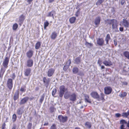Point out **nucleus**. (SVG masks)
Returning <instances> with one entry per match:
<instances>
[{
	"label": "nucleus",
	"mask_w": 129,
	"mask_h": 129,
	"mask_svg": "<svg viewBox=\"0 0 129 129\" xmlns=\"http://www.w3.org/2000/svg\"><path fill=\"white\" fill-rule=\"evenodd\" d=\"M122 116L125 117H127L128 116L127 112H123L122 113Z\"/></svg>",
	"instance_id": "obj_45"
},
{
	"label": "nucleus",
	"mask_w": 129,
	"mask_h": 129,
	"mask_svg": "<svg viewBox=\"0 0 129 129\" xmlns=\"http://www.w3.org/2000/svg\"><path fill=\"white\" fill-rule=\"evenodd\" d=\"M104 1V0H98L96 2V4L97 5H99L103 3Z\"/></svg>",
	"instance_id": "obj_38"
},
{
	"label": "nucleus",
	"mask_w": 129,
	"mask_h": 129,
	"mask_svg": "<svg viewBox=\"0 0 129 129\" xmlns=\"http://www.w3.org/2000/svg\"><path fill=\"white\" fill-rule=\"evenodd\" d=\"M101 96L100 97L99 96V98H98L97 99L99 101L101 100H103L104 99V94L103 93H101Z\"/></svg>",
	"instance_id": "obj_39"
},
{
	"label": "nucleus",
	"mask_w": 129,
	"mask_h": 129,
	"mask_svg": "<svg viewBox=\"0 0 129 129\" xmlns=\"http://www.w3.org/2000/svg\"><path fill=\"white\" fill-rule=\"evenodd\" d=\"M29 97H26L22 99L20 102V105H23L26 103L29 99Z\"/></svg>",
	"instance_id": "obj_13"
},
{
	"label": "nucleus",
	"mask_w": 129,
	"mask_h": 129,
	"mask_svg": "<svg viewBox=\"0 0 129 129\" xmlns=\"http://www.w3.org/2000/svg\"><path fill=\"white\" fill-rule=\"evenodd\" d=\"M26 86L25 85H23L21 86L20 89V91L22 93L25 92L26 91Z\"/></svg>",
	"instance_id": "obj_30"
},
{
	"label": "nucleus",
	"mask_w": 129,
	"mask_h": 129,
	"mask_svg": "<svg viewBox=\"0 0 129 129\" xmlns=\"http://www.w3.org/2000/svg\"><path fill=\"white\" fill-rule=\"evenodd\" d=\"M56 92V89L55 88L53 89L52 92V95L53 96H54L55 94V93Z\"/></svg>",
	"instance_id": "obj_47"
},
{
	"label": "nucleus",
	"mask_w": 129,
	"mask_h": 129,
	"mask_svg": "<svg viewBox=\"0 0 129 129\" xmlns=\"http://www.w3.org/2000/svg\"><path fill=\"white\" fill-rule=\"evenodd\" d=\"M81 58L78 57L76 58L74 60V63L76 64H79L80 62Z\"/></svg>",
	"instance_id": "obj_27"
},
{
	"label": "nucleus",
	"mask_w": 129,
	"mask_h": 129,
	"mask_svg": "<svg viewBox=\"0 0 129 129\" xmlns=\"http://www.w3.org/2000/svg\"><path fill=\"white\" fill-rule=\"evenodd\" d=\"M85 45L88 48H90L93 46V44L91 43H89L86 42L85 44Z\"/></svg>",
	"instance_id": "obj_35"
},
{
	"label": "nucleus",
	"mask_w": 129,
	"mask_h": 129,
	"mask_svg": "<svg viewBox=\"0 0 129 129\" xmlns=\"http://www.w3.org/2000/svg\"><path fill=\"white\" fill-rule=\"evenodd\" d=\"M18 27V25L16 23L14 24L12 28L13 30H16Z\"/></svg>",
	"instance_id": "obj_37"
},
{
	"label": "nucleus",
	"mask_w": 129,
	"mask_h": 129,
	"mask_svg": "<svg viewBox=\"0 0 129 129\" xmlns=\"http://www.w3.org/2000/svg\"><path fill=\"white\" fill-rule=\"evenodd\" d=\"M16 118V114H14L12 116V119L13 121H15Z\"/></svg>",
	"instance_id": "obj_49"
},
{
	"label": "nucleus",
	"mask_w": 129,
	"mask_h": 129,
	"mask_svg": "<svg viewBox=\"0 0 129 129\" xmlns=\"http://www.w3.org/2000/svg\"><path fill=\"white\" fill-rule=\"evenodd\" d=\"M114 21L112 24V28L113 29H116L117 28V21L116 20Z\"/></svg>",
	"instance_id": "obj_23"
},
{
	"label": "nucleus",
	"mask_w": 129,
	"mask_h": 129,
	"mask_svg": "<svg viewBox=\"0 0 129 129\" xmlns=\"http://www.w3.org/2000/svg\"><path fill=\"white\" fill-rule=\"evenodd\" d=\"M85 97V102H87L88 103H91V101L90 99H89V96L86 94L84 95Z\"/></svg>",
	"instance_id": "obj_21"
},
{
	"label": "nucleus",
	"mask_w": 129,
	"mask_h": 129,
	"mask_svg": "<svg viewBox=\"0 0 129 129\" xmlns=\"http://www.w3.org/2000/svg\"><path fill=\"white\" fill-rule=\"evenodd\" d=\"M54 1V0H49V3H52Z\"/></svg>",
	"instance_id": "obj_61"
},
{
	"label": "nucleus",
	"mask_w": 129,
	"mask_h": 129,
	"mask_svg": "<svg viewBox=\"0 0 129 129\" xmlns=\"http://www.w3.org/2000/svg\"><path fill=\"white\" fill-rule=\"evenodd\" d=\"M125 2V0H121L120 2V3L121 5H124V3Z\"/></svg>",
	"instance_id": "obj_55"
},
{
	"label": "nucleus",
	"mask_w": 129,
	"mask_h": 129,
	"mask_svg": "<svg viewBox=\"0 0 129 129\" xmlns=\"http://www.w3.org/2000/svg\"><path fill=\"white\" fill-rule=\"evenodd\" d=\"M31 69L29 68L26 69L24 71V74L25 76H28L30 75Z\"/></svg>",
	"instance_id": "obj_10"
},
{
	"label": "nucleus",
	"mask_w": 129,
	"mask_h": 129,
	"mask_svg": "<svg viewBox=\"0 0 129 129\" xmlns=\"http://www.w3.org/2000/svg\"><path fill=\"white\" fill-rule=\"evenodd\" d=\"M55 109L54 108L53 106L51 107L50 108V110L51 112H53Z\"/></svg>",
	"instance_id": "obj_52"
},
{
	"label": "nucleus",
	"mask_w": 129,
	"mask_h": 129,
	"mask_svg": "<svg viewBox=\"0 0 129 129\" xmlns=\"http://www.w3.org/2000/svg\"><path fill=\"white\" fill-rule=\"evenodd\" d=\"M127 121H120V123L122 125L120 127V129L124 128V126L123 124L124 123H126Z\"/></svg>",
	"instance_id": "obj_36"
},
{
	"label": "nucleus",
	"mask_w": 129,
	"mask_h": 129,
	"mask_svg": "<svg viewBox=\"0 0 129 129\" xmlns=\"http://www.w3.org/2000/svg\"><path fill=\"white\" fill-rule=\"evenodd\" d=\"M104 91L105 93L106 94H108L111 93L112 91V88L110 87H106L104 88Z\"/></svg>",
	"instance_id": "obj_7"
},
{
	"label": "nucleus",
	"mask_w": 129,
	"mask_h": 129,
	"mask_svg": "<svg viewBox=\"0 0 129 129\" xmlns=\"http://www.w3.org/2000/svg\"><path fill=\"white\" fill-rule=\"evenodd\" d=\"M56 14L55 12L54 11H52L48 14L47 16L52 17L53 19H54V15Z\"/></svg>",
	"instance_id": "obj_19"
},
{
	"label": "nucleus",
	"mask_w": 129,
	"mask_h": 129,
	"mask_svg": "<svg viewBox=\"0 0 129 129\" xmlns=\"http://www.w3.org/2000/svg\"><path fill=\"white\" fill-rule=\"evenodd\" d=\"M104 41L102 38H99L97 40V44L99 45L102 46L104 44Z\"/></svg>",
	"instance_id": "obj_8"
},
{
	"label": "nucleus",
	"mask_w": 129,
	"mask_h": 129,
	"mask_svg": "<svg viewBox=\"0 0 129 129\" xmlns=\"http://www.w3.org/2000/svg\"><path fill=\"white\" fill-rule=\"evenodd\" d=\"M69 67L67 65L64 66L63 68V70L65 71H66Z\"/></svg>",
	"instance_id": "obj_53"
},
{
	"label": "nucleus",
	"mask_w": 129,
	"mask_h": 129,
	"mask_svg": "<svg viewBox=\"0 0 129 129\" xmlns=\"http://www.w3.org/2000/svg\"><path fill=\"white\" fill-rule=\"evenodd\" d=\"M127 127H128L129 129V121H128V122L127 124Z\"/></svg>",
	"instance_id": "obj_64"
},
{
	"label": "nucleus",
	"mask_w": 129,
	"mask_h": 129,
	"mask_svg": "<svg viewBox=\"0 0 129 129\" xmlns=\"http://www.w3.org/2000/svg\"><path fill=\"white\" fill-rule=\"evenodd\" d=\"M122 25L125 28H128L129 27V22L125 19H123L122 20Z\"/></svg>",
	"instance_id": "obj_9"
},
{
	"label": "nucleus",
	"mask_w": 129,
	"mask_h": 129,
	"mask_svg": "<svg viewBox=\"0 0 129 129\" xmlns=\"http://www.w3.org/2000/svg\"><path fill=\"white\" fill-rule=\"evenodd\" d=\"M64 97L66 99L69 98V100L72 102H74L76 101V95L75 93H73L71 94H67L66 93L64 94Z\"/></svg>",
	"instance_id": "obj_1"
},
{
	"label": "nucleus",
	"mask_w": 129,
	"mask_h": 129,
	"mask_svg": "<svg viewBox=\"0 0 129 129\" xmlns=\"http://www.w3.org/2000/svg\"><path fill=\"white\" fill-rule=\"evenodd\" d=\"M6 124L5 123H4L3 124L2 129H5L6 128Z\"/></svg>",
	"instance_id": "obj_54"
},
{
	"label": "nucleus",
	"mask_w": 129,
	"mask_h": 129,
	"mask_svg": "<svg viewBox=\"0 0 129 129\" xmlns=\"http://www.w3.org/2000/svg\"><path fill=\"white\" fill-rule=\"evenodd\" d=\"M114 45L115 46H116L117 44V42L116 41V40H114Z\"/></svg>",
	"instance_id": "obj_58"
},
{
	"label": "nucleus",
	"mask_w": 129,
	"mask_h": 129,
	"mask_svg": "<svg viewBox=\"0 0 129 129\" xmlns=\"http://www.w3.org/2000/svg\"><path fill=\"white\" fill-rule=\"evenodd\" d=\"M127 94V93L125 92H123L120 93L119 95V96L121 98H123Z\"/></svg>",
	"instance_id": "obj_33"
},
{
	"label": "nucleus",
	"mask_w": 129,
	"mask_h": 129,
	"mask_svg": "<svg viewBox=\"0 0 129 129\" xmlns=\"http://www.w3.org/2000/svg\"><path fill=\"white\" fill-rule=\"evenodd\" d=\"M43 80L44 83H45V85L46 87L48 86L49 83L50 81V79L49 78L47 79L45 77H44Z\"/></svg>",
	"instance_id": "obj_11"
},
{
	"label": "nucleus",
	"mask_w": 129,
	"mask_h": 129,
	"mask_svg": "<svg viewBox=\"0 0 129 129\" xmlns=\"http://www.w3.org/2000/svg\"><path fill=\"white\" fill-rule=\"evenodd\" d=\"M16 127V126L15 125H13V126L12 127V129H15Z\"/></svg>",
	"instance_id": "obj_60"
},
{
	"label": "nucleus",
	"mask_w": 129,
	"mask_h": 129,
	"mask_svg": "<svg viewBox=\"0 0 129 129\" xmlns=\"http://www.w3.org/2000/svg\"><path fill=\"white\" fill-rule=\"evenodd\" d=\"M123 54L126 57L129 59V52L127 51H124L123 53Z\"/></svg>",
	"instance_id": "obj_29"
},
{
	"label": "nucleus",
	"mask_w": 129,
	"mask_h": 129,
	"mask_svg": "<svg viewBox=\"0 0 129 129\" xmlns=\"http://www.w3.org/2000/svg\"><path fill=\"white\" fill-rule=\"evenodd\" d=\"M91 96L93 98L98 99L99 98V95L98 93L95 92H93L91 93Z\"/></svg>",
	"instance_id": "obj_12"
},
{
	"label": "nucleus",
	"mask_w": 129,
	"mask_h": 129,
	"mask_svg": "<svg viewBox=\"0 0 129 129\" xmlns=\"http://www.w3.org/2000/svg\"><path fill=\"white\" fill-rule=\"evenodd\" d=\"M58 118L60 121H67V116H63L62 115L58 116Z\"/></svg>",
	"instance_id": "obj_14"
},
{
	"label": "nucleus",
	"mask_w": 129,
	"mask_h": 129,
	"mask_svg": "<svg viewBox=\"0 0 129 129\" xmlns=\"http://www.w3.org/2000/svg\"><path fill=\"white\" fill-rule=\"evenodd\" d=\"M33 0H27V2L29 4H30Z\"/></svg>",
	"instance_id": "obj_56"
},
{
	"label": "nucleus",
	"mask_w": 129,
	"mask_h": 129,
	"mask_svg": "<svg viewBox=\"0 0 129 129\" xmlns=\"http://www.w3.org/2000/svg\"><path fill=\"white\" fill-rule=\"evenodd\" d=\"M6 70L4 68H2L0 71V78H2L4 74V73Z\"/></svg>",
	"instance_id": "obj_22"
},
{
	"label": "nucleus",
	"mask_w": 129,
	"mask_h": 129,
	"mask_svg": "<svg viewBox=\"0 0 129 129\" xmlns=\"http://www.w3.org/2000/svg\"><path fill=\"white\" fill-rule=\"evenodd\" d=\"M34 98L33 97H31V98H30L29 99L30 100H31L34 99Z\"/></svg>",
	"instance_id": "obj_63"
},
{
	"label": "nucleus",
	"mask_w": 129,
	"mask_h": 129,
	"mask_svg": "<svg viewBox=\"0 0 129 129\" xmlns=\"http://www.w3.org/2000/svg\"><path fill=\"white\" fill-rule=\"evenodd\" d=\"M50 129H56V125L54 124H53L51 126Z\"/></svg>",
	"instance_id": "obj_46"
},
{
	"label": "nucleus",
	"mask_w": 129,
	"mask_h": 129,
	"mask_svg": "<svg viewBox=\"0 0 129 129\" xmlns=\"http://www.w3.org/2000/svg\"><path fill=\"white\" fill-rule=\"evenodd\" d=\"M32 125V124L30 123H29L27 125V129H31Z\"/></svg>",
	"instance_id": "obj_50"
},
{
	"label": "nucleus",
	"mask_w": 129,
	"mask_h": 129,
	"mask_svg": "<svg viewBox=\"0 0 129 129\" xmlns=\"http://www.w3.org/2000/svg\"><path fill=\"white\" fill-rule=\"evenodd\" d=\"M41 44V42H37L36 44L35 48L36 49H38L40 48Z\"/></svg>",
	"instance_id": "obj_28"
},
{
	"label": "nucleus",
	"mask_w": 129,
	"mask_h": 129,
	"mask_svg": "<svg viewBox=\"0 0 129 129\" xmlns=\"http://www.w3.org/2000/svg\"><path fill=\"white\" fill-rule=\"evenodd\" d=\"M10 57L6 55L3 62V65L5 68H7L9 62Z\"/></svg>",
	"instance_id": "obj_3"
},
{
	"label": "nucleus",
	"mask_w": 129,
	"mask_h": 129,
	"mask_svg": "<svg viewBox=\"0 0 129 129\" xmlns=\"http://www.w3.org/2000/svg\"><path fill=\"white\" fill-rule=\"evenodd\" d=\"M23 112V108L21 107L19 108L17 111V113L19 115H21Z\"/></svg>",
	"instance_id": "obj_20"
},
{
	"label": "nucleus",
	"mask_w": 129,
	"mask_h": 129,
	"mask_svg": "<svg viewBox=\"0 0 129 129\" xmlns=\"http://www.w3.org/2000/svg\"><path fill=\"white\" fill-rule=\"evenodd\" d=\"M25 19V16L23 15L22 14L20 16L19 18V22L20 24H22Z\"/></svg>",
	"instance_id": "obj_16"
},
{
	"label": "nucleus",
	"mask_w": 129,
	"mask_h": 129,
	"mask_svg": "<svg viewBox=\"0 0 129 129\" xmlns=\"http://www.w3.org/2000/svg\"><path fill=\"white\" fill-rule=\"evenodd\" d=\"M86 126L88 128H90L91 126V125L89 121H87L85 123Z\"/></svg>",
	"instance_id": "obj_34"
},
{
	"label": "nucleus",
	"mask_w": 129,
	"mask_h": 129,
	"mask_svg": "<svg viewBox=\"0 0 129 129\" xmlns=\"http://www.w3.org/2000/svg\"><path fill=\"white\" fill-rule=\"evenodd\" d=\"M33 51L31 50H29L26 53V55L29 58H30L33 55Z\"/></svg>",
	"instance_id": "obj_15"
},
{
	"label": "nucleus",
	"mask_w": 129,
	"mask_h": 129,
	"mask_svg": "<svg viewBox=\"0 0 129 129\" xmlns=\"http://www.w3.org/2000/svg\"><path fill=\"white\" fill-rule=\"evenodd\" d=\"M101 20V17H98L96 18L94 21V23L96 25H98L100 23Z\"/></svg>",
	"instance_id": "obj_18"
},
{
	"label": "nucleus",
	"mask_w": 129,
	"mask_h": 129,
	"mask_svg": "<svg viewBox=\"0 0 129 129\" xmlns=\"http://www.w3.org/2000/svg\"><path fill=\"white\" fill-rule=\"evenodd\" d=\"M7 85L10 89H11L13 87V80L12 79H8L7 81Z\"/></svg>",
	"instance_id": "obj_4"
},
{
	"label": "nucleus",
	"mask_w": 129,
	"mask_h": 129,
	"mask_svg": "<svg viewBox=\"0 0 129 129\" xmlns=\"http://www.w3.org/2000/svg\"><path fill=\"white\" fill-rule=\"evenodd\" d=\"M71 63V60L70 59H69L66 63V65L69 67Z\"/></svg>",
	"instance_id": "obj_48"
},
{
	"label": "nucleus",
	"mask_w": 129,
	"mask_h": 129,
	"mask_svg": "<svg viewBox=\"0 0 129 129\" xmlns=\"http://www.w3.org/2000/svg\"><path fill=\"white\" fill-rule=\"evenodd\" d=\"M18 97L19 93L18 92H16L14 94V101L16 100L18 98Z\"/></svg>",
	"instance_id": "obj_32"
},
{
	"label": "nucleus",
	"mask_w": 129,
	"mask_h": 129,
	"mask_svg": "<svg viewBox=\"0 0 129 129\" xmlns=\"http://www.w3.org/2000/svg\"><path fill=\"white\" fill-rule=\"evenodd\" d=\"M115 116L116 117L118 118L120 117H121L122 115L121 114L119 113H117L115 114Z\"/></svg>",
	"instance_id": "obj_51"
},
{
	"label": "nucleus",
	"mask_w": 129,
	"mask_h": 129,
	"mask_svg": "<svg viewBox=\"0 0 129 129\" xmlns=\"http://www.w3.org/2000/svg\"><path fill=\"white\" fill-rule=\"evenodd\" d=\"M103 63L106 66H110L112 65V63L110 60H105L103 62Z\"/></svg>",
	"instance_id": "obj_17"
},
{
	"label": "nucleus",
	"mask_w": 129,
	"mask_h": 129,
	"mask_svg": "<svg viewBox=\"0 0 129 129\" xmlns=\"http://www.w3.org/2000/svg\"><path fill=\"white\" fill-rule=\"evenodd\" d=\"M67 90V89L63 85L60 86L59 88V96L62 98L65 91Z\"/></svg>",
	"instance_id": "obj_2"
},
{
	"label": "nucleus",
	"mask_w": 129,
	"mask_h": 129,
	"mask_svg": "<svg viewBox=\"0 0 129 129\" xmlns=\"http://www.w3.org/2000/svg\"><path fill=\"white\" fill-rule=\"evenodd\" d=\"M76 19V18L75 17H72L70 18L69 21L71 23H74Z\"/></svg>",
	"instance_id": "obj_31"
},
{
	"label": "nucleus",
	"mask_w": 129,
	"mask_h": 129,
	"mask_svg": "<svg viewBox=\"0 0 129 129\" xmlns=\"http://www.w3.org/2000/svg\"><path fill=\"white\" fill-rule=\"evenodd\" d=\"M57 33L55 32H54L51 35V39L53 40L55 39L57 36Z\"/></svg>",
	"instance_id": "obj_24"
},
{
	"label": "nucleus",
	"mask_w": 129,
	"mask_h": 129,
	"mask_svg": "<svg viewBox=\"0 0 129 129\" xmlns=\"http://www.w3.org/2000/svg\"><path fill=\"white\" fill-rule=\"evenodd\" d=\"M39 89V87H36L35 88V90L36 91H37Z\"/></svg>",
	"instance_id": "obj_59"
},
{
	"label": "nucleus",
	"mask_w": 129,
	"mask_h": 129,
	"mask_svg": "<svg viewBox=\"0 0 129 129\" xmlns=\"http://www.w3.org/2000/svg\"><path fill=\"white\" fill-rule=\"evenodd\" d=\"M78 73V75L80 76H84V73L83 72L81 71H79V72Z\"/></svg>",
	"instance_id": "obj_41"
},
{
	"label": "nucleus",
	"mask_w": 129,
	"mask_h": 129,
	"mask_svg": "<svg viewBox=\"0 0 129 129\" xmlns=\"http://www.w3.org/2000/svg\"><path fill=\"white\" fill-rule=\"evenodd\" d=\"M115 20L113 19L111 20H108V23L110 25L112 24V23Z\"/></svg>",
	"instance_id": "obj_44"
},
{
	"label": "nucleus",
	"mask_w": 129,
	"mask_h": 129,
	"mask_svg": "<svg viewBox=\"0 0 129 129\" xmlns=\"http://www.w3.org/2000/svg\"><path fill=\"white\" fill-rule=\"evenodd\" d=\"M10 77L11 78L12 80H14L16 77V76L14 73H13L12 74L10 75Z\"/></svg>",
	"instance_id": "obj_43"
},
{
	"label": "nucleus",
	"mask_w": 129,
	"mask_h": 129,
	"mask_svg": "<svg viewBox=\"0 0 129 129\" xmlns=\"http://www.w3.org/2000/svg\"><path fill=\"white\" fill-rule=\"evenodd\" d=\"M55 71L54 69L51 68L49 69L47 72V76L48 77L52 76L54 74Z\"/></svg>",
	"instance_id": "obj_6"
},
{
	"label": "nucleus",
	"mask_w": 129,
	"mask_h": 129,
	"mask_svg": "<svg viewBox=\"0 0 129 129\" xmlns=\"http://www.w3.org/2000/svg\"><path fill=\"white\" fill-rule=\"evenodd\" d=\"M48 124V122L45 123L44 124V125L45 126V125H47Z\"/></svg>",
	"instance_id": "obj_62"
},
{
	"label": "nucleus",
	"mask_w": 129,
	"mask_h": 129,
	"mask_svg": "<svg viewBox=\"0 0 129 129\" xmlns=\"http://www.w3.org/2000/svg\"><path fill=\"white\" fill-rule=\"evenodd\" d=\"M45 97V95L44 94H43L41 96V97L40 99L39 102L41 103H42L43 100H44Z\"/></svg>",
	"instance_id": "obj_40"
},
{
	"label": "nucleus",
	"mask_w": 129,
	"mask_h": 129,
	"mask_svg": "<svg viewBox=\"0 0 129 129\" xmlns=\"http://www.w3.org/2000/svg\"><path fill=\"white\" fill-rule=\"evenodd\" d=\"M33 60L30 58L28 59L26 62V65L28 67H32L33 64Z\"/></svg>",
	"instance_id": "obj_5"
},
{
	"label": "nucleus",
	"mask_w": 129,
	"mask_h": 129,
	"mask_svg": "<svg viewBox=\"0 0 129 129\" xmlns=\"http://www.w3.org/2000/svg\"><path fill=\"white\" fill-rule=\"evenodd\" d=\"M72 72L74 74L78 73L79 72V69L78 68L76 67H74L72 69Z\"/></svg>",
	"instance_id": "obj_25"
},
{
	"label": "nucleus",
	"mask_w": 129,
	"mask_h": 129,
	"mask_svg": "<svg viewBox=\"0 0 129 129\" xmlns=\"http://www.w3.org/2000/svg\"><path fill=\"white\" fill-rule=\"evenodd\" d=\"M119 30L121 31H122L123 30V27H120L119 28Z\"/></svg>",
	"instance_id": "obj_57"
},
{
	"label": "nucleus",
	"mask_w": 129,
	"mask_h": 129,
	"mask_svg": "<svg viewBox=\"0 0 129 129\" xmlns=\"http://www.w3.org/2000/svg\"><path fill=\"white\" fill-rule=\"evenodd\" d=\"M49 24V23L47 21H46L44 22V29H45L46 27L48 26Z\"/></svg>",
	"instance_id": "obj_42"
},
{
	"label": "nucleus",
	"mask_w": 129,
	"mask_h": 129,
	"mask_svg": "<svg viewBox=\"0 0 129 129\" xmlns=\"http://www.w3.org/2000/svg\"><path fill=\"white\" fill-rule=\"evenodd\" d=\"M111 38L109 34H107L106 36V37L105 39V41L106 42V44H109V41L110 40Z\"/></svg>",
	"instance_id": "obj_26"
}]
</instances>
